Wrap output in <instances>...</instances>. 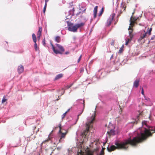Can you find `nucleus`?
<instances>
[{
  "label": "nucleus",
  "instance_id": "1",
  "mask_svg": "<svg viewBox=\"0 0 155 155\" xmlns=\"http://www.w3.org/2000/svg\"><path fill=\"white\" fill-rule=\"evenodd\" d=\"M143 127L139 128L136 131L132 137H130L128 139L119 142L116 141L115 143L116 146L113 145H109L107 147V150L109 152L114 150L116 148L126 149L128 147L130 144L135 146L138 143L141 142L144 140L148 136L151 135V131L152 133L155 132V126L151 127L147 124V121H142Z\"/></svg>",
  "mask_w": 155,
  "mask_h": 155
},
{
  "label": "nucleus",
  "instance_id": "2",
  "mask_svg": "<svg viewBox=\"0 0 155 155\" xmlns=\"http://www.w3.org/2000/svg\"><path fill=\"white\" fill-rule=\"evenodd\" d=\"M95 115H93L91 117L87 118V121L86 123V127L85 130L81 132L80 136L77 138V143L80 147L82 148L83 146V144L86 142L88 140L89 137L88 134H90L91 131V129L93 128V123L95 120Z\"/></svg>",
  "mask_w": 155,
  "mask_h": 155
},
{
  "label": "nucleus",
  "instance_id": "3",
  "mask_svg": "<svg viewBox=\"0 0 155 155\" xmlns=\"http://www.w3.org/2000/svg\"><path fill=\"white\" fill-rule=\"evenodd\" d=\"M58 126L60 130L58 134V140L59 142H62L63 141V139L65 137L69 129L65 126L63 128H61L60 124H59Z\"/></svg>",
  "mask_w": 155,
  "mask_h": 155
},
{
  "label": "nucleus",
  "instance_id": "4",
  "mask_svg": "<svg viewBox=\"0 0 155 155\" xmlns=\"http://www.w3.org/2000/svg\"><path fill=\"white\" fill-rule=\"evenodd\" d=\"M84 100L82 99H79L74 103V105L77 106L78 109V117L83 113L84 111Z\"/></svg>",
  "mask_w": 155,
  "mask_h": 155
},
{
  "label": "nucleus",
  "instance_id": "5",
  "mask_svg": "<svg viewBox=\"0 0 155 155\" xmlns=\"http://www.w3.org/2000/svg\"><path fill=\"white\" fill-rule=\"evenodd\" d=\"M50 44L52 46L53 51L56 54H62L64 51V49L62 46L58 44H55V47L52 43L51 41H50Z\"/></svg>",
  "mask_w": 155,
  "mask_h": 155
},
{
  "label": "nucleus",
  "instance_id": "6",
  "mask_svg": "<svg viewBox=\"0 0 155 155\" xmlns=\"http://www.w3.org/2000/svg\"><path fill=\"white\" fill-rule=\"evenodd\" d=\"M67 23L68 28L69 31L73 32H76L77 31L75 24H74L69 22H68Z\"/></svg>",
  "mask_w": 155,
  "mask_h": 155
},
{
  "label": "nucleus",
  "instance_id": "7",
  "mask_svg": "<svg viewBox=\"0 0 155 155\" xmlns=\"http://www.w3.org/2000/svg\"><path fill=\"white\" fill-rule=\"evenodd\" d=\"M103 71V70L102 69L99 70L97 71L96 73L95 77H93L92 78V81H95L100 78L103 77L104 76L102 75Z\"/></svg>",
  "mask_w": 155,
  "mask_h": 155
},
{
  "label": "nucleus",
  "instance_id": "8",
  "mask_svg": "<svg viewBox=\"0 0 155 155\" xmlns=\"http://www.w3.org/2000/svg\"><path fill=\"white\" fill-rule=\"evenodd\" d=\"M79 119V117L78 116V115H77V119L76 120H75L73 119H72V120H70L69 121H68L66 123V124L65 126L68 129H69L71 127L76 124L77 121Z\"/></svg>",
  "mask_w": 155,
  "mask_h": 155
},
{
  "label": "nucleus",
  "instance_id": "9",
  "mask_svg": "<svg viewBox=\"0 0 155 155\" xmlns=\"http://www.w3.org/2000/svg\"><path fill=\"white\" fill-rule=\"evenodd\" d=\"M138 18V17L137 18H133L132 16H131L130 18V26L129 27L128 29L129 30V35L130 36V37L131 38H132V37H133L131 34V33L133 31V30L131 28V27L132 26V22H134L135 21H136L137 20V19Z\"/></svg>",
  "mask_w": 155,
  "mask_h": 155
},
{
  "label": "nucleus",
  "instance_id": "10",
  "mask_svg": "<svg viewBox=\"0 0 155 155\" xmlns=\"http://www.w3.org/2000/svg\"><path fill=\"white\" fill-rule=\"evenodd\" d=\"M115 15V14L114 13H113L111 14L110 17L108 19L106 23V26H109L110 25L111 22L113 20Z\"/></svg>",
  "mask_w": 155,
  "mask_h": 155
},
{
  "label": "nucleus",
  "instance_id": "11",
  "mask_svg": "<svg viewBox=\"0 0 155 155\" xmlns=\"http://www.w3.org/2000/svg\"><path fill=\"white\" fill-rule=\"evenodd\" d=\"M147 32H145L144 33L141 34L138 39V41L139 42H141V43H144L145 42V40L144 38L147 36Z\"/></svg>",
  "mask_w": 155,
  "mask_h": 155
},
{
  "label": "nucleus",
  "instance_id": "12",
  "mask_svg": "<svg viewBox=\"0 0 155 155\" xmlns=\"http://www.w3.org/2000/svg\"><path fill=\"white\" fill-rule=\"evenodd\" d=\"M75 24L77 30L78 28L81 29L84 25L85 23L84 22H82L80 23H76Z\"/></svg>",
  "mask_w": 155,
  "mask_h": 155
},
{
  "label": "nucleus",
  "instance_id": "13",
  "mask_svg": "<svg viewBox=\"0 0 155 155\" xmlns=\"http://www.w3.org/2000/svg\"><path fill=\"white\" fill-rule=\"evenodd\" d=\"M74 8H73L71 10H70L68 12V16H70V17H71L72 16L74 15Z\"/></svg>",
  "mask_w": 155,
  "mask_h": 155
},
{
  "label": "nucleus",
  "instance_id": "14",
  "mask_svg": "<svg viewBox=\"0 0 155 155\" xmlns=\"http://www.w3.org/2000/svg\"><path fill=\"white\" fill-rule=\"evenodd\" d=\"M97 8L98 6H95L94 8V11H93V15H94V18H95L97 16Z\"/></svg>",
  "mask_w": 155,
  "mask_h": 155
},
{
  "label": "nucleus",
  "instance_id": "15",
  "mask_svg": "<svg viewBox=\"0 0 155 155\" xmlns=\"http://www.w3.org/2000/svg\"><path fill=\"white\" fill-rule=\"evenodd\" d=\"M139 79H136L134 82V86L136 87H137L139 85Z\"/></svg>",
  "mask_w": 155,
  "mask_h": 155
},
{
  "label": "nucleus",
  "instance_id": "16",
  "mask_svg": "<svg viewBox=\"0 0 155 155\" xmlns=\"http://www.w3.org/2000/svg\"><path fill=\"white\" fill-rule=\"evenodd\" d=\"M51 133H50L49 134V135L48 137V139L47 140H46L44 141H43L42 142V143H41V145L42 144L46 142L47 141H48V140H51L52 141H53V139H55V138H51Z\"/></svg>",
  "mask_w": 155,
  "mask_h": 155
},
{
  "label": "nucleus",
  "instance_id": "17",
  "mask_svg": "<svg viewBox=\"0 0 155 155\" xmlns=\"http://www.w3.org/2000/svg\"><path fill=\"white\" fill-rule=\"evenodd\" d=\"M18 71L19 73H21L24 71L23 66L22 65L21 66H19L18 69Z\"/></svg>",
  "mask_w": 155,
  "mask_h": 155
},
{
  "label": "nucleus",
  "instance_id": "18",
  "mask_svg": "<svg viewBox=\"0 0 155 155\" xmlns=\"http://www.w3.org/2000/svg\"><path fill=\"white\" fill-rule=\"evenodd\" d=\"M139 120V116L137 115V117H136V118L134 120V121H133L132 122L130 123V124L131 125L133 124H137V122L138 120Z\"/></svg>",
  "mask_w": 155,
  "mask_h": 155
},
{
  "label": "nucleus",
  "instance_id": "19",
  "mask_svg": "<svg viewBox=\"0 0 155 155\" xmlns=\"http://www.w3.org/2000/svg\"><path fill=\"white\" fill-rule=\"evenodd\" d=\"M120 8L122 9L121 10V11L122 10V9H123V11L125 10L126 8L125 3L122 2L120 5Z\"/></svg>",
  "mask_w": 155,
  "mask_h": 155
},
{
  "label": "nucleus",
  "instance_id": "20",
  "mask_svg": "<svg viewBox=\"0 0 155 155\" xmlns=\"http://www.w3.org/2000/svg\"><path fill=\"white\" fill-rule=\"evenodd\" d=\"M63 76V74H59L56 76L55 78V80H57L60 79Z\"/></svg>",
  "mask_w": 155,
  "mask_h": 155
},
{
  "label": "nucleus",
  "instance_id": "21",
  "mask_svg": "<svg viewBox=\"0 0 155 155\" xmlns=\"http://www.w3.org/2000/svg\"><path fill=\"white\" fill-rule=\"evenodd\" d=\"M107 133L111 135H114L115 134V132L113 129H111L110 130L109 132H108Z\"/></svg>",
  "mask_w": 155,
  "mask_h": 155
},
{
  "label": "nucleus",
  "instance_id": "22",
  "mask_svg": "<svg viewBox=\"0 0 155 155\" xmlns=\"http://www.w3.org/2000/svg\"><path fill=\"white\" fill-rule=\"evenodd\" d=\"M32 39L34 42H36L37 39L36 37L35 34L34 33H33L32 34Z\"/></svg>",
  "mask_w": 155,
  "mask_h": 155
},
{
  "label": "nucleus",
  "instance_id": "23",
  "mask_svg": "<svg viewBox=\"0 0 155 155\" xmlns=\"http://www.w3.org/2000/svg\"><path fill=\"white\" fill-rule=\"evenodd\" d=\"M113 64H114L113 65V67H114L115 68L116 70H118V69H119V68H118V67H116V65H120V64L119 63L117 62H116L115 63L114 62V63Z\"/></svg>",
  "mask_w": 155,
  "mask_h": 155
},
{
  "label": "nucleus",
  "instance_id": "24",
  "mask_svg": "<svg viewBox=\"0 0 155 155\" xmlns=\"http://www.w3.org/2000/svg\"><path fill=\"white\" fill-rule=\"evenodd\" d=\"M55 41L59 43L61 41V38L60 37L57 36L55 38Z\"/></svg>",
  "mask_w": 155,
  "mask_h": 155
},
{
  "label": "nucleus",
  "instance_id": "25",
  "mask_svg": "<svg viewBox=\"0 0 155 155\" xmlns=\"http://www.w3.org/2000/svg\"><path fill=\"white\" fill-rule=\"evenodd\" d=\"M7 100V99L6 98V96L5 95H4L3 97L2 100V103H3L5 102Z\"/></svg>",
  "mask_w": 155,
  "mask_h": 155
},
{
  "label": "nucleus",
  "instance_id": "26",
  "mask_svg": "<svg viewBox=\"0 0 155 155\" xmlns=\"http://www.w3.org/2000/svg\"><path fill=\"white\" fill-rule=\"evenodd\" d=\"M70 110V109H68L67 111H66L65 113L63 114L62 116V119H63L65 116L66 114Z\"/></svg>",
  "mask_w": 155,
  "mask_h": 155
},
{
  "label": "nucleus",
  "instance_id": "27",
  "mask_svg": "<svg viewBox=\"0 0 155 155\" xmlns=\"http://www.w3.org/2000/svg\"><path fill=\"white\" fill-rule=\"evenodd\" d=\"M104 152L103 150V148L101 150L100 152L99 153L97 154V155H104Z\"/></svg>",
  "mask_w": 155,
  "mask_h": 155
},
{
  "label": "nucleus",
  "instance_id": "28",
  "mask_svg": "<svg viewBox=\"0 0 155 155\" xmlns=\"http://www.w3.org/2000/svg\"><path fill=\"white\" fill-rule=\"evenodd\" d=\"M148 31L147 32V34H148L149 35H150L151 34V32L152 30V28H151L149 29L148 28Z\"/></svg>",
  "mask_w": 155,
  "mask_h": 155
},
{
  "label": "nucleus",
  "instance_id": "29",
  "mask_svg": "<svg viewBox=\"0 0 155 155\" xmlns=\"http://www.w3.org/2000/svg\"><path fill=\"white\" fill-rule=\"evenodd\" d=\"M61 90H62V91H62L61 93V95L63 94L64 93V89L63 88H61V89H59L58 90V92H59V91H60Z\"/></svg>",
  "mask_w": 155,
  "mask_h": 155
},
{
  "label": "nucleus",
  "instance_id": "30",
  "mask_svg": "<svg viewBox=\"0 0 155 155\" xmlns=\"http://www.w3.org/2000/svg\"><path fill=\"white\" fill-rule=\"evenodd\" d=\"M103 11H104L103 8H102L101 9V10L100 12L99 13L98 15L99 16H100L103 13Z\"/></svg>",
  "mask_w": 155,
  "mask_h": 155
},
{
  "label": "nucleus",
  "instance_id": "31",
  "mask_svg": "<svg viewBox=\"0 0 155 155\" xmlns=\"http://www.w3.org/2000/svg\"><path fill=\"white\" fill-rule=\"evenodd\" d=\"M47 2H45V6H44V8H43V12L44 13L45 12V11L46 10V6H47Z\"/></svg>",
  "mask_w": 155,
  "mask_h": 155
},
{
  "label": "nucleus",
  "instance_id": "32",
  "mask_svg": "<svg viewBox=\"0 0 155 155\" xmlns=\"http://www.w3.org/2000/svg\"><path fill=\"white\" fill-rule=\"evenodd\" d=\"M35 44H34V47L35 48V51H37L38 50V47H37V45L36 43V42H34Z\"/></svg>",
  "mask_w": 155,
  "mask_h": 155
},
{
  "label": "nucleus",
  "instance_id": "33",
  "mask_svg": "<svg viewBox=\"0 0 155 155\" xmlns=\"http://www.w3.org/2000/svg\"><path fill=\"white\" fill-rule=\"evenodd\" d=\"M19 129L20 130H23L24 129V127L22 126H20L19 127Z\"/></svg>",
  "mask_w": 155,
  "mask_h": 155
},
{
  "label": "nucleus",
  "instance_id": "34",
  "mask_svg": "<svg viewBox=\"0 0 155 155\" xmlns=\"http://www.w3.org/2000/svg\"><path fill=\"white\" fill-rule=\"evenodd\" d=\"M42 31V28L41 27H39L38 32L41 33Z\"/></svg>",
  "mask_w": 155,
  "mask_h": 155
},
{
  "label": "nucleus",
  "instance_id": "35",
  "mask_svg": "<svg viewBox=\"0 0 155 155\" xmlns=\"http://www.w3.org/2000/svg\"><path fill=\"white\" fill-rule=\"evenodd\" d=\"M123 51L122 48H120L119 50L118 53H120L122 52Z\"/></svg>",
  "mask_w": 155,
  "mask_h": 155
},
{
  "label": "nucleus",
  "instance_id": "36",
  "mask_svg": "<svg viewBox=\"0 0 155 155\" xmlns=\"http://www.w3.org/2000/svg\"><path fill=\"white\" fill-rule=\"evenodd\" d=\"M110 44L111 45L114 46V40H112V42Z\"/></svg>",
  "mask_w": 155,
  "mask_h": 155
},
{
  "label": "nucleus",
  "instance_id": "37",
  "mask_svg": "<svg viewBox=\"0 0 155 155\" xmlns=\"http://www.w3.org/2000/svg\"><path fill=\"white\" fill-rule=\"evenodd\" d=\"M81 56H82L81 55L79 57V58H78V63L79 62V61H80V60H81Z\"/></svg>",
  "mask_w": 155,
  "mask_h": 155
},
{
  "label": "nucleus",
  "instance_id": "38",
  "mask_svg": "<svg viewBox=\"0 0 155 155\" xmlns=\"http://www.w3.org/2000/svg\"><path fill=\"white\" fill-rule=\"evenodd\" d=\"M150 13L149 12H148V13H144V15H145V16L146 17H147V16H148V14H150Z\"/></svg>",
  "mask_w": 155,
  "mask_h": 155
},
{
  "label": "nucleus",
  "instance_id": "39",
  "mask_svg": "<svg viewBox=\"0 0 155 155\" xmlns=\"http://www.w3.org/2000/svg\"><path fill=\"white\" fill-rule=\"evenodd\" d=\"M155 38V36L153 35L152 36V37L151 38V40H153Z\"/></svg>",
  "mask_w": 155,
  "mask_h": 155
},
{
  "label": "nucleus",
  "instance_id": "40",
  "mask_svg": "<svg viewBox=\"0 0 155 155\" xmlns=\"http://www.w3.org/2000/svg\"><path fill=\"white\" fill-rule=\"evenodd\" d=\"M141 94L143 95H144V91H143V88H142V91H141Z\"/></svg>",
  "mask_w": 155,
  "mask_h": 155
},
{
  "label": "nucleus",
  "instance_id": "41",
  "mask_svg": "<svg viewBox=\"0 0 155 155\" xmlns=\"http://www.w3.org/2000/svg\"><path fill=\"white\" fill-rule=\"evenodd\" d=\"M42 42H43V45H45V40L44 39L43 40V41Z\"/></svg>",
  "mask_w": 155,
  "mask_h": 155
},
{
  "label": "nucleus",
  "instance_id": "42",
  "mask_svg": "<svg viewBox=\"0 0 155 155\" xmlns=\"http://www.w3.org/2000/svg\"><path fill=\"white\" fill-rule=\"evenodd\" d=\"M41 35V33L38 32L37 35Z\"/></svg>",
  "mask_w": 155,
  "mask_h": 155
},
{
  "label": "nucleus",
  "instance_id": "43",
  "mask_svg": "<svg viewBox=\"0 0 155 155\" xmlns=\"http://www.w3.org/2000/svg\"><path fill=\"white\" fill-rule=\"evenodd\" d=\"M71 86H71H67L66 87V89H68Z\"/></svg>",
  "mask_w": 155,
  "mask_h": 155
},
{
  "label": "nucleus",
  "instance_id": "44",
  "mask_svg": "<svg viewBox=\"0 0 155 155\" xmlns=\"http://www.w3.org/2000/svg\"><path fill=\"white\" fill-rule=\"evenodd\" d=\"M58 138H57L56 139V141H57V143H59V141H58Z\"/></svg>",
  "mask_w": 155,
  "mask_h": 155
},
{
  "label": "nucleus",
  "instance_id": "45",
  "mask_svg": "<svg viewBox=\"0 0 155 155\" xmlns=\"http://www.w3.org/2000/svg\"><path fill=\"white\" fill-rule=\"evenodd\" d=\"M84 69L82 68V69H81L80 70V72H83V71H84Z\"/></svg>",
  "mask_w": 155,
  "mask_h": 155
},
{
  "label": "nucleus",
  "instance_id": "46",
  "mask_svg": "<svg viewBox=\"0 0 155 155\" xmlns=\"http://www.w3.org/2000/svg\"><path fill=\"white\" fill-rule=\"evenodd\" d=\"M41 36V35H37V38L38 39H40Z\"/></svg>",
  "mask_w": 155,
  "mask_h": 155
},
{
  "label": "nucleus",
  "instance_id": "47",
  "mask_svg": "<svg viewBox=\"0 0 155 155\" xmlns=\"http://www.w3.org/2000/svg\"><path fill=\"white\" fill-rule=\"evenodd\" d=\"M153 17V15L151 14V15H150V16L149 17V18H150V19L152 18Z\"/></svg>",
  "mask_w": 155,
  "mask_h": 155
},
{
  "label": "nucleus",
  "instance_id": "48",
  "mask_svg": "<svg viewBox=\"0 0 155 155\" xmlns=\"http://www.w3.org/2000/svg\"><path fill=\"white\" fill-rule=\"evenodd\" d=\"M128 42H129V40H128V41H126V43H125V45H128Z\"/></svg>",
  "mask_w": 155,
  "mask_h": 155
},
{
  "label": "nucleus",
  "instance_id": "49",
  "mask_svg": "<svg viewBox=\"0 0 155 155\" xmlns=\"http://www.w3.org/2000/svg\"><path fill=\"white\" fill-rule=\"evenodd\" d=\"M69 54V52L68 51H66L65 52V54Z\"/></svg>",
  "mask_w": 155,
  "mask_h": 155
},
{
  "label": "nucleus",
  "instance_id": "50",
  "mask_svg": "<svg viewBox=\"0 0 155 155\" xmlns=\"http://www.w3.org/2000/svg\"><path fill=\"white\" fill-rule=\"evenodd\" d=\"M114 57L113 54H112L111 56L110 57V59L111 60L113 58V57Z\"/></svg>",
  "mask_w": 155,
  "mask_h": 155
},
{
  "label": "nucleus",
  "instance_id": "51",
  "mask_svg": "<svg viewBox=\"0 0 155 155\" xmlns=\"http://www.w3.org/2000/svg\"><path fill=\"white\" fill-rule=\"evenodd\" d=\"M49 0H45V2H47Z\"/></svg>",
  "mask_w": 155,
  "mask_h": 155
},
{
  "label": "nucleus",
  "instance_id": "52",
  "mask_svg": "<svg viewBox=\"0 0 155 155\" xmlns=\"http://www.w3.org/2000/svg\"><path fill=\"white\" fill-rule=\"evenodd\" d=\"M85 9H84V11H83V12H85Z\"/></svg>",
  "mask_w": 155,
  "mask_h": 155
},
{
  "label": "nucleus",
  "instance_id": "53",
  "mask_svg": "<svg viewBox=\"0 0 155 155\" xmlns=\"http://www.w3.org/2000/svg\"><path fill=\"white\" fill-rule=\"evenodd\" d=\"M123 45L121 48H122V50H123Z\"/></svg>",
  "mask_w": 155,
  "mask_h": 155
},
{
  "label": "nucleus",
  "instance_id": "54",
  "mask_svg": "<svg viewBox=\"0 0 155 155\" xmlns=\"http://www.w3.org/2000/svg\"><path fill=\"white\" fill-rule=\"evenodd\" d=\"M110 125H109V126H108V127H109L110 128Z\"/></svg>",
  "mask_w": 155,
  "mask_h": 155
},
{
  "label": "nucleus",
  "instance_id": "55",
  "mask_svg": "<svg viewBox=\"0 0 155 155\" xmlns=\"http://www.w3.org/2000/svg\"><path fill=\"white\" fill-rule=\"evenodd\" d=\"M76 135H78V132H77V133H76Z\"/></svg>",
  "mask_w": 155,
  "mask_h": 155
},
{
  "label": "nucleus",
  "instance_id": "56",
  "mask_svg": "<svg viewBox=\"0 0 155 155\" xmlns=\"http://www.w3.org/2000/svg\"><path fill=\"white\" fill-rule=\"evenodd\" d=\"M134 13V12L132 13V14L133 15Z\"/></svg>",
  "mask_w": 155,
  "mask_h": 155
},
{
  "label": "nucleus",
  "instance_id": "57",
  "mask_svg": "<svg viewBox=\"0 0 155 155\" xmlns=\"http://www.w3.org/2000/svg\"><path fill=\"white\" fill-rule=\"evenodd\" d=\"M38 131H39V130L38 129V130L37 131V132Z\"/></svg>",
  "mask_w": 155,
  "mask_h": 155
},
{
  "label": "nucleus",
  "instance_id": "58",
  "mask_svg": "<svg viewBox=\"0 0 155 155\" xmlns=\"http://www.w3.org/2000/svg\"><path fill=\"white\" fill-rule=\"evenodd\" d=\"M58 99H57V101H58Z\"/></svg>",
  "mask_w": 155,
  "mask_h": 155
}]
</instances>
